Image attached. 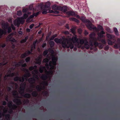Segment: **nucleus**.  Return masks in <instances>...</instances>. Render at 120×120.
Returning a JSON list of instances; mask_svg holds the SVG:
<instances>
[{
    "label": "nucleus",
    "mask_w": 120,
    "mask_h": 120,
    "mask_svg": "<svg viewBox=\"0 0 120 120\" xmlns=\"http://www.w3.org/2000/svg\"><path fill=\"white\" fill-rule=\"evenodd\" d=\"M114 30L116 35L117 36H118L119 35V34L117 28L116 27L114 28Z\"/></svg>",
    "instance_id": "f704fd0d"
},
{
    "label": "nucleus",
    "mask_w": 120,
    "mask_h": 120,
    "mask_svg": "<svg viewBox=\"0 0 120 120\" xmlns=\"http://www.w3.org/2000/svg\"><path fill=\"white\" fill-rule=\"evenodd\" d=\"M22 102L23 104H26L29 103V101L28 99H26L23 101Z\"/></svg>",
    "instance_id": "4c0bfd02"
},
{
    "label": "nucleus",
    "mask_w": 120,
    "mask_h": 120,
    "mask_svg": "<svg viewBox=\"0 0 120 120\" xmlns=\"http://www.w3.org/2000/svg\"><path fill=\"white\" fill-rule=\"evenodd\" d=\"M42 57V55H40L37 58L35 59L36 63L40 65L41 64V59Z\"/></svg>",
    "instance_id": "9d476101"
},
{
    "label": "nucleus",
    "mask_w": 120,
    "mask_h": 120,
    "mask_svg": "<svg viewBox=\"0 0 120 120\" xmlns=\"http://www.w3.org/2000/svg\"><path fill=\"white\" fill-rule=\"evenodd\" d=\"M28 38V37L26 36L25 37L24 39L20 41V43H24L26 42Z\"/></svg>",
    "instance_id": "7c9ffc66"
},
{
    "label": "nucleus",
    "mask_w": 120,
    "mask_h": 120,
    "mask_svg": "<svg viewBox=\"0 0 120 120\" xmlns=\"http://www.w3.org/2000/svg\"><path fill=\"white\" fill-rule=\"evenodd\" d=\"M8 106L9 108L11 110H15L16 109L17 106L16 105L13 104L12 105V102L10 101L8 103Z\"/></svg>",
    "instance_id": "0eeeda50"
},
{
    "label": "nucleus",
    "mask_w": 120,
    "mask_h": 120,
    "mask_svg": "<svg viewBox=\"0 0 120 120\" xmlns=\"http://www.w3.org/2000/svg\"><path fill=\"white\" fill-rule=\"evenodd\" d=\"M55 43L53 41H51L49 42V44L51 48L53 47Z\"/></svg>",
    "instance_id": "473e14b6"
},
{
    "label": "nucleus",
    "mask_w": 120,
    "mask_h": 120,
    "mask_svg": "<svg viewBox=\"0 0 120 120\" xmlns=\"http://www.w3.org/2000/svg\"><path fill=\"white\" fill-rule=\"evenodd\" d=\"M108 44L109 45H112L113 44V42L110 39H108L107 40Z\"/></svg>",
    "instance_id": "37998d69"
},
{
    "label": "nucleus",
    "mask_w": 120,
    "mask_h": 120,
    "mask_svg": "<svg viewBox=\"0 0 120 120\" xmlns=\"http://www.w3.org/2000/svg\"><path fill=\"white\" fill-rule=\"evenodd\" d=\"M28 9L27 8H23L22 10V12H26L28 11Z\"/></svg>",
    "instance_id": "bf43d9fd"
},
{
    "label": "nucleus",
    "mask_w": 120,
    "mask_h": 120,
    "mask_svg": "<svg viewBox=\"0 0 120 120\" xmlns=\"http://www.w3.org/2000/svg\"><path fill=\"white\" fill-rule=\"evenodd\" d=\"M41 84L47 86L48 85V84L47 82L46 81H43L42 82Z\"/></svg>",
    "instance_id": "3c124183"
},
{
    "label": "nucleus",
    "mask_w": 120,
    "mask_h": 120,
    "mask_svg": "<svg viewBox=\"0 0 120 120\" xmlns=\"http://www.w3.org/2000/svg\"><path fill=\"white\" fill-rule=\"evenodd\" d=\"M106 36L108 38L110 39H113L115 38V36L114 35H111L109 34H107Z\"/></svg>",
    "instance_id": "bb28decb"
},
{
    "label": "nucleus",
    "mask_w": 120,
    "mask_h": 120,
    "mask_svg": "<svg viewBox=\"0 0 120 120\" xmlns=\"http://www.w3.org/2000/svg\"><path fill=\"white\" fill-rule=\"evenodd\" d=\"M86 22L87 23L86 24V26L89 30H91L94 29L96 31L98 30V29L97 28L96 26L92 24L90 20H88Z\"/></svg>",
    "instance_id": "20e7f679"
},
{
    "label": "nucleus",
    "mask_w": 120,
    "mask_h": 120,
    "mask_svg": "<svg viewBox=\"0 0 120 120\" xmlns=\"http://www.w3.org/2000/svg\"><path fill=\"white\" fill-rule=\"evenodd\" d=\"M38 6L40 7V8H41V10H42V9H43V5H42V4H40L39 5H38Z\"/></svg>",
    "instance_id": "774afa93"
},
{
    "label": "nucleus",
    "mask_w": 120,
    "mask_h": 120,
    "mask_svg": "<svg viewBox=\"0 0 120 120\" xmlns=\"http://www.w3.org/2000/svg\"><path fill=\"white\" fill-rule=\"evenodd\" d=\"M59 11H53V13L55 14H58L59 13Z\"/></svg>",
    "instance_id": "338daca9"
},
{
    "label": "nucleus",
    "mask_w": 120,
    "mask_h": 120,
    "mask_svg": "<svg viewBox=\"0 0 120 120\" xmlns=\"http://www.w3.org/2000/svg\"><path fill=\"white\" fill-rule=\"evenodd\" d=\"M78 33L80 34L82 32V30L81 29H78Z\"/></svg>",
    "instance_id": "0e129e2a"
},
{
    "label": "nucleus",
    "mask_w": 120,
    "mask_h": 120,
    "mask_svg": "<svg viewBox=\"0 0 120 120\" xmlns=\"http://www.w3.org/2000/svg\"><path fill=\"white\" fill-rule=\"evenodd\" d=\"M37 68V66L36 65L34 66V67L31 66L29 68V70L30 71H31L33 69H36Z\"/></svg>",
    "instance_id": "c9c22d12"
},
{
    "label": "nucleus",
    "mask_w": 120,
    "mask_h": 120,
    "mask_svg": "<svg viewBox=\"0 0 120 120\" xmlns=\"http://www.w3.org/2000/svg\"><path fill=\"white\" fill-rule=\"evenodd\" d=\"M97 41H93V45H94L95 46H98L99 44L97 42Z\"/></svg>",
    "instance_id": "a19ab883"
},
{
    "label": "nucleus",
    "mask_w": 120,
    "mask_h": 120,
    "mask_svg": "<svg viewBox=\"0 0 120 120\" xmlns=\"http://www.w3.org/2000/svg\"><path fill=\"white\" fill-rule=\"evenodd\" d=\"M114 47L115 49H117L120 47V45L118 44H115L114 46Z\"/></svg>",
    "instance_id": "de8ad7c7"
},
{
    "label": "nucleus",
    "mask_w": 120,
    "mask_h": 120,
    "mask_svg": "<svg viewBox=\"0 0 120 120\" xmlns=\"http://www.w3.org/2000/svg\"><path fill=\"white\" fill-rule=\"evenodd\" d=\"M28 81L30 84H33L35 83L36 80L34 78H31L28 79Z\"/></svg>",
    "instance_id": "2eb2a0df"
},
{
    "label": "nucleus",
    "mask_w": 120,
    "mask_h": 120,
    "mask_svg": "<svg viewBox=\"0 0 120 120\" xmlns=\"http://www.w3.org/2000/svg\"><path fill=\"white\" fill-rule=\"evenodd\" d=\"M74 16L76 17L77 18L81 20V21H82V16H81V18L80 17V16L78 15H77V14L75 13V15Z\"/></svg>",
    "instance_id": "e433bc0d"
},
{
    "label": "nucleus",
    "mask_w": 120,
    "mask_h": 120,
    "mask_svg": "<svg viewBox=\"0 0 120 120\" xmlns=\"http://www.w3.org/2000/svg\"><path fill=\"white\" fill-rule=\"evenodd\" d=\"M21 11L20 10L18 11L17 12V14L19 16H21L22 15Z\"/></svg>",
    "instance_id": "49530a36"
},
{
    "label": "nucleus",
    "mask_w": 120,
    "mask_h": 120,
    "mask_svg": "<svg viewBox=\"0 0 120 120\" xmlns=\"http://www.w3.org/2000/svg\"><path fill=\"white\" fill-rule=\"evenodd\" d=\"M50 58L49 59L47 58H45L43 59V62L45 63H47L49 62Z\"/></svg>",
    "instance_id": "58836bf2"
},
{
    "label": "nucleus",
    "mask_w": 120,
    "mask_h": 120,
    "mask_svg": "<svg viewBox=\"0 0 120 120\" xmlns=\"http://www.w3.org/2000/svg\"><path fill=\"white\" fill-rule=\"evenodd\" d=\"M21 70L23 71H25L26 72H28L29 70L28 69H27L25 68H22L21 69Z\"/></svg>",
    "instance_id": "6e6d98bb"
},
{
    "label": "nucleus",
    "mask_w": 120,
    "mask_h": 120,
    "mask_svg": "<svg viewBox=\"0 0 120 120\" xmlns=\"http://www.w3.org/2000/svg\"><path fill=\"white\" fill-rule=\"evenodd\" d=\"M40 13V11H39L37 12L36 13H34L33 14L34 15V16L36 17Z\"/></svg>",
    "instance_id": "052dcab7"
},
{
    "label": "nucleus",
    "mask_w": 120,
    "mask_h": 120,
    "mask_svg": "<svg viewBox=\"0 0 120 120\" xmlns=\"http://www.w3.org/2000/svg\"><path fill=\"white\" fill-rule=\"evenodd\" d=\"M90 46H91V47L90 48V49L91 50H92L93 49V48L92 47L93 46H90L89 44H88L87 43H86L84 45V46L85 48L87 49H89L90 47Z\"/></svg>",
    "instance_id": "a878e982"
},
{
    "label": "nucleus",
    "mask_w": 120,
    "mask_h": 120,
    "mask_svg": "<svg viewBox=\"0 0 120 120\" xmlns=\"http://www.w3.org/2000/svg\"><path fill=\"white\" fill-rule=\"evenodd\" d=\"M71 21H72L75 22L77 23H78L79 22V20H78L76 18H69Z\"/></svg>",
    "instance_id": "5701e85b"
},
{
    "label": "nucleus",
    "mask_w": 120,
    "mask_h": 120,
    "mask_svg": "<svg viewBox=\"0 0 120 120\" xmlns=\"http://www.w3.org/2000/svg\"><path fill=\"white\" fill-rule=\"evenodd\" d=\"M109 48V47L108 45H107L104 48V49L105 50L107 51L108 50Z\"/></svg>",
    "instance_id": "680f3d73"
},
{
    "label": "nucleus",
    "mask_w": 120,
    "mask_h": 120,
    "mask_svg": "<svg viewBox=\"0 0 120 120\" xmlns=\"http://www.w3.org/2000/svg\"><path fill=\"white\" fill-rule=\"evenodd\" d=\"M105 34V32L103 31H101L100 32L98 33V38H99V37L102 38H103L104 36L103 34Z\"/></svg>",
    "instance_id": "6ab92c4d"
},
{
    "label": "nucleus",
    "mask_w": 120,
    "mask_h": 120,
    "mask_svg": "<svg viewBox=\"0 0 120 120\" xmlns=\"http://www.w3.org/2000/svg\"><path fill=\"white\" fill-rule=\"evenodd\" d=\"M22 17H21L20 18H19L18 19L16 20L14 22V25L15 26H17V27H19L20 25V23L22 24H23L24 20V18Z\"/></svg>",
    "instance_id": "39448f33"
},
{
    "label": "nucleus",
    "mask_w": 120,
    "mask_h": 120,
    "mask_svg": "<svg viewBox=\"0 0 120 120\" xmlns=\"http://www.w3.org/2000/svg\"><path fill=\"white\" fill-rule=\"evenodd\" d=\"M32 53L30 52V51H26V52L21 54V58H24L28 55Z\"/></svg>",
    "instance_id": "9b49d317"
},
{
    "label": "nucleus",
    "mask_w": 120,
    "mask_h": 120,
    "mask_svg": "<svg viewBox=\"0 0 120 120\" xmlns=\"http://www.w3.org/2000/svg\"><path fill=\"white\" fill-rule=\"evenodd\" d=\"M50 4L51 3L50 2H47L45 3V5H43L44 8L47 9L48 10L50 9L51 8L50 7Z\"/></svg>",
    "instance_id": "ddd939ff"
},
{
    "label": "nucleus",
    "mask_w": 120,
    "mask_h": 120,
    "mask_svg": "<svg viewBox=\"0 0 120 120\" xmlns=\"http://www.w3.org/2000/svg\"><path fill=\"white\" fill-rule=\"evenodd\" d=\"M5 119L7 120H10V115L8 114H6L5 116Z\"/></svg>",
    "instance_id": "79ce46f5"
},
{
    "label": "nucleus",
    "mask_w": 120,
    "mask_h": 120,
    "mask_svg": "<svg viewBox=\"0 0 120 120\" xmlns=\"http://www.w3.org/2000/svg\"><path fill=\"white\" fill-rule=\"evenodd\" d=\"M47 9L44 8L42 10V13L43 14H46L47 12Z\"/></svg>",
    "instance_id": "ea45409f"
},
{
    "label": "nucleus",
    "mask_w": 120,
    "mask_h": 120,
    "mask_svg": "<svg viewBox=\"0 0 120 120\" xmlns=\"http://www.w3.org/2000/svg\"><path fill=\"white\" fill-rule=\"evenodd\" d=\"M12 93L13 95L14 96H15V97L16 98L13 100L14 102L17 105L22 104V102L21 99L17 98H19V97L18 96V93L17 91L16 90H14L12 91Z\"/></svg>",
    "instance_id": "f03ea898"
},
{
    "label": "nucleus",
    "mask_w": 120,
    "mask_h": 120,
    "mask_svg": "<svg viewBox=\"0 0 120 120\" xmlns=\"http://www.w3.org/2000/svg\"><path fill=\"white\" fill-rule=\"evenodd\" d=\"M45 70V72H47V71L45 69V66L41 67L39 69V71L41 73H42L44 70Z\"/></svg>",
    "instance_id": "aec40b11"
},
{
    "label": "nucleus",
    "mask_w": 120,
    "mask_h": 120,
    "mask_svg": "<svg viewBox=\"0 0 120 120\" xmlns=\"http://www.w3.org/2000/svg\"><path fill=\"white\" fill-rule=\"evenodd\" d=\"M8 25L7 23H4L3 24H2V27L5 30V29H8Z\"/></svg>",
    "instance_id": "412c9836"
},
{
    "label": "nucleus",
    "mask_w": 120,
    "mask_h": 120,
    "mask_svg": "<svg viewBox=\"0 0 120 120\" xmlns=\"http://www.w3.org/2000/svg\"><path fill=\"white\" fill-rule=\"evenodd\" d=\"M58 58L57 57L53 55L52 57V65H56V62Z\"/></svg>",
    "instance_id": "f8f14e48"
},
{
    "label": "nucleus",
    "mask_w": 120,
    "mask_h": 120,
    "mask_svg": "<svg viewBox=\"0 0 120 120\" xmlns=\"http://www.w3.org/2000/svg\"><path fill=\"white\" fill-rule=\"evenodd\" d=\"M28 16V14L26 13H24L23 14V16L22 17L24 19H26Z\"/></svg>",
    "instance_id": "a18cd8bd"
},
{
    "label": "nucleus",
    "mask_w": 120,
    "mask_h": 120,
    "mask_svg": "<svg viewBox=\"0 0 120 120\" xmlns=\"http://www.w3.org/2000/svg\"><path fill=\"white\" fill-rule=\"evenodd\" d=\"M7 64V63H4L2 62L0 63V66H3L6 65Z\"/></svg>",
    "instance_id": "69168bd1"
},
{
    "label": "nucleus",
    "mask_w": 120,
    "mask_h": 120,
    "mask_svg": "<svg viewBox=\"0 0 120 120\" xmlns=\"http://www.w3.org/2000/svg\"><path fill=\"white\" fill-rule=\"evenodd\" d=\"M95 34L94 32L91 33L89 35L90 40L88 43L91 46H93V41L97 40L96 38H95Z\"/></svg>",
    "instance_id": "7ed1b4c3"
},
{
    "label": "nucleus",
    "mask_w": 120,
    "mask_h": 120,
    "mask_svg": "<svg viewBox=\"0 0 120 120\" xmlns=\"http://www.w3.org/2000/svg\"><path fill=\"white\" fill-rule=\"evenodd\" d=\"M38 95L37 92L36 91H34L32 93V95L33 97H36Z\"/></svg>",
    "instance_id": "2f4dec72"
},
{
    "label": "nucleus",
    "mask_w": 120,
    "mask_h": 120,
    "mask_svg": "<svg viewBox=\"0 0 120 120\" xmlns=\"http://www.w3.org/2000/svg\"><path fill=\"white\" fill-rule=\"evenodd\" d=\"M26 85V83L25 82L21 83L20 85V91L19 92L21 95H22V94H23L24 93Z\"/></svg>",
    "instance_id": "423d86ee"
},
{
    "label": "nucleus",
    "mask_w": 120,
    "mask_h": 120,
    "mask_svg": "<svg viewBox=\"0 0 120 120\" xmlns=\"http://www.w3.org/2000/svg\"><path fill=\"white\" fill-rule=\"evenodd\" d=\"M45 88L44 86L43 87L42 86L40 85H37L36 86V88L38 91H40L41 90H43Z\"/></svg>",
    "instance_id": "f3484780"
},
{
    "label": "nucleus",
    "mask_w": 120,
    "mask_h": 120,
    "mask_svg": "<svg viewBox=\"0 0 120 120\" xmlns=\"http://www.w3.org/2000/svg\"><path fill=\"white\" fill-rule=\"evenodd\" d=\"M24 62V61L23 60H21L18 63H16L15 64V66L16 67H18L21 65L20 64L23 63Z\"/></svg>",
    "instance_id": "393cba45"
},
{
    "label": "nucleus",
    "mask_w": 120,
    "mask_h": 120,
    "mask_svg": "<svg viewBox=\"0 0 120 120\" xmlns=\"http://www.w3.org/2000/svg\"><path fill=\"white\" fill-rule=\"evenodd\" d=\"M26 74H24L22 77H23L24 79V80L27 79V78L31 76V74L29 72V71L28 72H26Z\"/></svg>",
    "instance_id": "dca6fc26"
},
{
    "label": "nucleus",
    "mask_w": 120,
    "mask_h": 120,
    "mask_svg": "<svg viewBox=\"0 0 120 120\" xmlns=\"http://www.w3.org/2000/svg\"><path fill=\"white\" fill-rule=\"evenodd\" d=\"M75 37H73L72 38L58 39L56 38L54 39L55 42L57 43H59L61 44L62 47L64 49L66 48H70V49H72L74 47L73 43H79V41L77 38L76 35H75Z\"/></svg>",
    "instance_id": "f257e3e1"
},
{
    "label": "nucleus",
    "mask_w": 120,
    "mask_h": 120,
    "mask_svg": "<svg viewBox=\"0 0 120 120\" xmlns=\"http://www.w3.org/2000/svg\"><path fill=\"white\" fill-rule=\"evenodd\" d=\"M71 32L74 34V35H75L76 32L75 28H73L70 29Z\"/></svg>",
    "instance_id": "72a5a7b5"
},
{
    "label": "nucleus",
    "mask_w": 120,
    "mask_h": 120,
    "mask_svg": "<svg viewBox=\"0 0 120 120\" xmlns=\"http://www.w3.org/2000/svg\"><path fill=\"white\" fill-rule=\"evenodd\" d=\"M15 81H18L21 82H23L24 81V79L23 77H21L19 76H16L14 77L13 79Z\"/></svg>",
    "instance_id": "1a4fd4ad"
},
{
    "label": "nucleus",
    "mask_w": 120,
    "mask_h": 120,
    "mask_svg": "<svg viewBox=\"0 0 120 120\" xmlns=\"http://www.w3.org/2000/svg\"><path fill=\"white\" fill-rule=\"evenodd\" d=\"M30 59V57H28L26 58L25 59V61L26 62H28L29 61Z\"/></svg>",
    "instance_id": "13d9d810"
},
{
    "label": "nucleus",
    "mask_w": 120,
    "mask_h": 120,
    "mask_svg": "<svg viewBox=\"0 0 120 120\" xmlns=\"http://www.w3.org/2000/svg\"><path fill=\"white\" fill-rule=\"evenodd\" d=\"M66 14L67 15H69L74 16L75 13L74 11H67Z\"/></svg>",
    "instance_id": "a211bd4d"
},
{
    "label": "nucleus",
    "mask_w": 120,
    "mask_h": 120,
    "mask_svg": "<svg viewBox=\"0 0 120 120\" xmlns=\"http://www.w3.org/2000/svg\"><path fill=\"white\" fill-rule=\"evenodd\" d=\"M57 35L56 34H55L54 35H53L51 37V38L50 39V41L53 40L54 39V38L56 37Z\"/></svg>",
    "instance_id": "c03bdc74"
},
{
    "label": "nucleus",
    "mask_w": 120,
    "mask_h": 120,
    "mask_svg": "<svg viewBox=\"0 0 120 120\" xmlns=\"http://www.w3.org/2000/svg\"><path fill=\"white\" fill-rule=\"evenodd\" d=\"M52 62L51 61H50L49 62V66L50 67V70H52L54 68V65H52Z\"/></svg>",
    "instance_id": "c85d7f7f"
},
{
    "label": "nucleus",
    "mask_w": 120,
    "mask_h": 120,
    "mask_svg": "<svg viewBox=\"0 0 120 120\" xmlns=\"http://www.w3.org/2000/svg\"><path fill=\"white\" fill-rule=\"evenodd\" d=\"M6 31L5 30H3L0 28V36L1 37L4 34H5Z\"/></svg>",
    "instance_id": "b1692460"
},
{
    "label": "nucleus",
    "mask_w": 120,
    "mask_h": 120,
    "mask_svg": "<svg viewBox=\"0 0 120 120\" xmlns=\"http://www.w3.org/2000/svg\"><path fill=\"white\" fill-rule=\"evenodd\" d=\"M15 73H10V74H8L7 76L9 77H13L14 76Z\"/></svg>",
    "instance_id": "8fccbe9b"
},
{
    "label": "nucleus",
    "mask_w": 120,
    "mask_h": 120,
    "mask_svg": "<svg viewBox=\"0 0 120 120\" xmlns=\"http://www.w3.org/2000/svg\"><path fill=\"white\" fill-rule=\"evenodd\" d=\"M5 108L3 106H0V110H3L4 111L3 112H5L4 111V109H5Z\"/></svg>",
    "instance_id": "603ef678"
},
{
    "label": "nucleus",
    "mask_w": 120,
    "mask_h": 120,
    "mask_svg": "<svg viewBox=\"0 0 120 120\" xmlns=\"http://www.w3.org/2000/svg\"><path fill=\"white\" fill-rule=\"evenodd\" d=\"M98 27L99 30H103V27L100 25H99L98 26Z\"/></svg>",
    "instance_id": "5fc2aeb1"
},
{
    "label": "nucleus",
    "mask_w": 120,
    "mask_h": 120,
    "mask_svg": "<svg viewBox=\"0 0 120 120\" xmlns=\"http://www.w3.org/2000/svg\"><path fill=\"white\" fill-rule=\"evenodd\" d=\"M48 52V50H45L43 53V55L44 56H45Z\"/></svg>",
    "instance_id": "09e8293b"
},
{
    "label": "nucleus",
    "mask_w": 120,
    "mask_h": 120,
    "mask_svg": "<svg viewBox=\"0 0 120 120\" xmlns=\"http://www.w3.org/2000/svg\"><path fill=\"white\" fill-rule=\"evenodd\" d=\"M60 6H58L56 4L53 5L52 7V9L55 10H59Z\"/></svg>",
    "instance_id": "4be33fe9"
},
{
    "label": "nucleus",
    "mask_w": 120,
    "mask_h": 120,
    "mask_svg": "<svg viewBox=\"0 0 120 120\" xmlns=\"http://www.w3.org/2000/svg\"><path fill=\"white\" fill-rule=\"evenodd\" d=\"M101 42L102 43H103L104 44H106V42L105 41V39H101Z\"/></svg>",
    "instance_id": "4d7b16f0"
},
{
    "label": "nucleus",
    "mask_w": 120,
    "mask_h": 120,
    "mask_svg": "<svg viewBox=\"0 0 120 120\" xmlns=\"http://www.w3.org/2000/svg\"><path fill=\"white\" fill-rule=\"evenodd\" d=\"M13 34L11 33L9 35L7 38V39L8 41H11L14 42H16V41L15 39L12 37Z\"/></svg>",
    "instance_id": "6e6552de"
},
{
    "label": "nucleus",
    "mask_w": 120,
    "mask_h": 120,
    "mask_svg": "<svg viewBox=\"0 0 120 120\" xmlns=\"http://www.w3.org/2000/svg\"><path fill=\"white\" fill-rule=\"evenodd\" d=\"M41 78L43 80H45L47 79L48 76L45 74H42Z\"/></svg>",
    "instance_id": "cd10ccee"
},
{
    "label": "nucleus",
    "mask_w": 120,
    "mask_h": 120,
    "mask_svg": "<svg viewBox=\"0 0 120 120\" xmlns=\"http://www.w3.org/2000/svg\"><path fill=\"white\" fill-rule=\"evenodd\" d=\"M59 9V11H60L63 12H66L67 10V7L66 6H64L62 7L60 6Z\"/></svg>",
    "instance_id": "4468645a"
},
{
    "label": "nucleus",
    "mask_w": 120,
    "mask_h": 120,
    "mask_svg": "<svg viewBox=\"0 0 120 120\" xmlns=\"http://www.w3.org/2000/svg\"><path fill=\"white\" fill-rule=\"evenodd\" d=\"M8 32L9 33L11 32V28L10 27H8Z\"/></svg>",
    "instance_id": "e2e57ef3"
},
{
    "label": "nucleus",
    "mask_w": 120,
    "mask_h": 120,
    "mask_svg": "<svg viewBox=\"0 0 120 120\" xmlns=\"http://www.w3.org/2000/svg\"><path fill=\"white\" fill-rule=\"evenodd\" d=\"M48 50V51H49L50 53L52 54H53L54 52L53 50L49 48Z\"/></svg>",
    "instance_id": "864d4df0"
},
{
    "label": "nucleus",
    "mask_w": 120,
    "mask_h": 120,
    "mask_svg": "<svg viewBox=\"0 0 120 120\" xmlns=\"http://www.w3.org/2000/svg\"><path fill=\"white\" fill-rule=\"evenodd\" d=\"M23 96L26 98H29L30 97L31 95L29 94L26 93L23 95Z\"/></svg>",
    "instance_id": "c756f323"
}]
</instances>
